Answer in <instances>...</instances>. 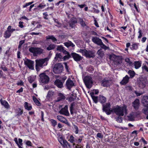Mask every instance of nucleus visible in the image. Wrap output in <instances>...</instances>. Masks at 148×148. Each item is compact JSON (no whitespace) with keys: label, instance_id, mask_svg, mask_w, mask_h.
Masks as SVG:
<instances>
[{"label":"nucleus","instance_id":"nucleus-39","mask_svg":"<svg viewBox=\"0 0 148 148\" xmlns=\"http://www.w3.org/2000/svg\"><path fill=\"white\" fill-rule=\"evenodd\" d=\"M74 103H73L71 104L70 106V111L71 113L72 114H73V111L74 109Z\"/></svg>","mask_w":148,"mask_h":148},{"label":"nucleus","instance_id":"nucleus-12","mask_svg":"<svg viewBox=\"0 0 148 148\" xmlns=\"http://www.w3.org/2000/svg\"><path fill=\"white\" fill-rule=\"evenodd\" d=\"M71 55L74 60L76 61H79L82 59V57L76 53H72Z\"/></svg>","mask_w":148,"mask_h":148},{"label":"nucleus","instance_id":"nucleus-17","mask_svg":"<svg viewBox=\"0 0 148 148\" xmlns=\"http://www.w3.org/2000/svg\"><path fill=\"white\" fill-rule=\"evenodd\" d=\"M111 81L110 80L104 79L102 81L101 85L104 87L109 86L111 83Z\"/></svg>","mask_w":148,"mask_h":148},{"label":"nucleus","instance_id":"nucleus-51","mask_svg":"<svg viewBox=\"0 0 148 148\" xmlns=\"http://www.w3.org/2000/svg\"><path fill=\"white\" fill-rule=\"evenodd\" d=\"M28 80L30 83H32L34 81V78L32 76H29L28 77Z\"/></svg>","mask_w":148,"mask_h":148},{"label":"nucleus","instance_id":"nucleus-9","mask_svg":"<svg viewBox=\"0 0 148 148\" xmlns=\"http://www.w3.org/2000/svg\"><path fill=\"white\" fill-rule=\"evenodd\" d=\"M65 80L62 78L57 79L54 82L55 85L59 88H61L63 87V83Z\"/></svg>","mask_w":148,"mask_h":148},{"label":"nucleus","instance_id":"nucleus-4","mask_svg":"<svg viewBox=\"0 0 148 148\" xmlns=\"http://www.w3.org/2000/svg\"><path fill=\"white\" fill-rule=\"evenodd\" d=\"M79 52L87 58H90L94 56V53L91 51H87L86 49H80Z\"/></svg>","mask_w":148,"mask_h":148},{"label":"nucleus","instance_id":"nucleus-16","mask_svg":"<svg viewBox=\"0 0 148 148\" xmlns=\"http://www.w3.org/2000/svg\"><path fill=\"white\" fill-rule=\"evenodd\" d=\"M66 85L67 88L69 90L74 86L73 82L71 79H68L66 81Z\"/></svg>","mask_w":148,"mask_h":148},{"label":"nucleus","instance_id":"nucleus-38","mask_svg":"<svg viewBox=\"0 0 148 148\" xmlns=\"http://www.w3.org/2000/svg\"><path fill=\"white\" fill-rule=\"evenodd\" d=\"M53 20L55 22L56 24L55 25L58 27H60L61 26V24L59 22L58 20L54 18Z\"/></svg>","mask_w":148,"mask_h":148},{"label":"nucleus","instance_id":"nucleus-36","mask_svg":"<svg viewBox=\"0 0 148 148\" xmlns=\"http://www.w3.org/2000/svg\"><path fill=\"white\" fill-rule=\"evenodd\" d=\"M62 56L60 53H57L56 54V56L55 57L54 60L55 61H57L58 60V58L61 59L62 58Z\"/></svg>","mask_w":148,"mask_h":148},{"label":"nucleus","instance_id":"nucleus-42","mask_svg":"<svg viewBox=\"0 0 148 148\" xmlns=\"http://www.w3.org/2000/svg\"><path fill=\"white\" fill-rule=\"evenodd\" d=\"M66 0H62L59 1L58 2L56 3V5L58 6L60 4V3H62L61 4V5L63 7L64 5V4L63 3H65V2Z\"/></svg>","mask_w":148,"mask_h":148},{"label":"nucleus","instance_id":"nucleus-29","mask_svg":"<svg viewBox=\"0 0 148 148\" xmlns=\"http://www.w3.org/2000/svg\"><path fill=\"white\" fill-rule=\"evenodd\" d=\"M134 64L135 68L138 69L141 66V63L139 61H136L134 62Z\"/></svg>","mask_w":148,"mask_h":148},{"label":"nucleus","instance_id":"nucleus-5","mask_svg":"<svg viewBox=\"0 0 148 148\" xmlns=\"http://www.w3.org/2000/svg\"><path fill=\"white\" fill-rule=\"evenodd\" d=\"M63 67L60 63L56 64L54 65L53 70V72L55 74H60L62 72Z\"/></svg>","mask_w":148,"mask_h":148},{"label":"nucleus","instance_id":"nucleus-62","mask_svg":"<svg viewBox=\"0 0 148 148\" xmlns=\"http://www.w3.org/2000/svg\"><path fill=\"white\" fill-rule=\"evenodd\" d=\"M97 136L98 137L102 138L103 137V135L100 133H98L97 134Z\"/></svg>","mask_w":148,"mask_h":148},{"label":"nucleus","instance_id":"nucleus-28","mask_svg":"<svg viewBox=\"0 0 148 148\" xmlns=\"http://www.w3.org/2000/svg\"><path fill=\"white\" fill-rule=\"evenodd\" d=\"M62 145L65 148H71V145L66 140H64V142Z\"/></svg>","mask_w":148,"mask_h":148},{"label":"nucleus","instance_id":"nucleus-49","mask_svg":"<svg viewBox=\"0 0 148 148\" xmlns=\"http://www.w3.org/2000/svg\"><path fill=\"white\" fill-rule=\"evenodd\" d=\"M50 121L51 122L52 125L53 126H55L56 125L57 122L55 120L53 119H51Z\"/></svg>","mask_w":148,"mask_h":148},{"label":"nucleus","instance_id":"nucleus-37","mask_svg":"<svg viewBox=\"0 0 148 148\" xmlns=\"http://www.w3.org/2000/svg\"><path fill=\"white\" fill-rule=\"evenodd\" d=\"M58 101L62 99H64L65 98V97L64 96V95L61 93H59L58 94Z\"/></svg>","mask_w":148,"mask_h":148},{"label":"nucleus","instance_id":"nucleus-56","mask_svg":"<svg viewBox=\"0 0 148 148\" xmlns=\"http://www.w3.org/2000/svg\"><path fill=\"white\" fill-rule=\"evenodd\" d=\"M138 33L139 34V35L138 36V38H140L142 36V31L140 29H139V31Z\"/></svg>","mask_w":148,"mask_h":148},{"label":"nucleus","instance_id":"nucleus-43","mask_svg":"<svg viewBox=\"0 0 148 148\" xmlns=\"http://www.w3.org/2000/svg\"><path fill=\"white\" fill-rule=\"evenodd\" d=\"M73 129L75 130V134H78L79 133V129L77 126L75 124H73Z\"/></svg>","mask_w":148,"mask_h":148},{"label":"nucleus","instance_id":"nucleus-24","mask_svg":"<svg viewBox=\"0 0 148 148\" xmlns=\"http://www.w3.org/2000/svg\"><path fill=\"white\" fill-rule=\"evenodd\" d=\"M97 54L101 57L102 58L104 55V52L101 48L97 52Z\"/></svg>","mask_w":148,"mask_h":148},{"label":"nucleus","instance_id":"nucleus-6","mask_svg":"<svg viewBox=\"0 0 148 148\" xmlns=\"http://www.w3.org/2000/svg\"><path fill=\"white\" fill-rule=\"evenodd\" d=\"M84 82L86 87L88 88H90L93 83L92 78L89 76H86L83 79Z\"/></svg>","mask_w":148,"mask_h":148},{"label":"nucleus","instance_id":"nucleus-32","mask_svg":"<svg viewBox=\"0 0 148 148\" xmlns=\"http://www.w3.org/2000/svg\"><path fill=\"white\" fill-rule=\"evenodd\" d=\"M11 34L9 30H6L4 34V37L6 38H9L11 36Z\"/></svg>","mask_w":148,"mask_h":148},{"label":"nucleus","instance_id":"nucleus-63","mask_svg":"<svg viewBox=\"0 0 148 148\" xmlns=\"http://www.w3.org/2000/svg\"><path fill=\"white\" fill-rule=\"evenodd\" d=\"M101 46V48L104 49L105 50L108 47L105 46L102 42V44L101 45H100Z\"/></svg>","mask_w":148,"mask_h":148},{"label":"nucleus","instance_id":"nucleus-18","mask_svg":"<svg viewBox=\"0 0 148 148\" xmlns=\"http://www.w3.org/2000/svg\"><path fill=\"white\" fill-rule=\"evenodd\" d=\"M139 99H136L132 103V106L135 109H137L139 107Z\"/></svg>","mask_w":148,"mask_h":148},{"label":"nucleus","instance_id":"nucleus-33","mask_svg":"<svg viewBox=\"0 0 148 148\" xmlns=\"http://www.w3.org/2000/svg\"><path fill=\"white\" fill-rule=\"evenodd\" d=\"M55 47V45L53 44H51L47 47L46 49L47 50L50 51L54 49Z\"/></svg>","mask_w":148,"mask_h":148},{"label":"nucleus","instance_id":"nucleus-57","mask_svg":"<svg viewBox=\"0 0 148 148\" xmlns=\"http://www.w3.org/2000/svg\"><path fill=\"white\" fill-rule=\"evenodd\" d=\"M33 3V2H30L27 3H26L25 5H23V8H25L27 6L29 5H31V4H32Z\"/></svg>","mask_w":148,"mask_h":148},{"label":"nucleus","instance_id":"nucleus-58","mask_svg":"<svg viewBox=\"0 0 148 148\" xmlns=\"http://www.w3.org/2000/svg\"><path fill=\"white\" fill-rule=\"evenodd\" d=\"M18 110V112L17 115H21L23 113V111L21 110L20 108H19Z\"/></svg>","mask_w":148,"mask_h":148},{"label":"nucleus","instance_id":"nucleus-47","mask_svg":"<svg viewBox=\"0 0 148 148\" xmlns=\"http://www.w3.org/2000/svg\"><path fill=\"white\" fill-rule=\"evenodd\" d=\"M64 49L63 47L61 46L58 45L57 46V50L60 52H62Z\"/></svg>","mask_w":148,"mask_h":148},{"label":"nucleus","instance_id":"nucleus-23","mask_svg":"<svg viewBox=\"0 0 148 148\" xmlns=\"http://www.w3.org/2000/svg\"><path fill=\"white\" fill-rule=\"evenodd\" d=\"M57 119L61 122L66 123V120L65 118L61 116L58 115L57 116Z\"/></svg>","mask_w":148,"mask_h":148},{"label":"nucleus","instance_id":"nucleus-14","mask_svg":"<svg viewBox=\"0 0 148 148\" xmlns=\"http://www.w3.org/2000/svg\"><path fill=\"white\" fill-rule=\"evenodd\" d=\"M77 22V20L75 18H72L70 20L69 23L70 27L73 28L75 27V24Z\"/></svg>","mask_w":148,"mask_h":148},{"label":"nucleus","instance_id":"nucleus-60","mask_svg":"<svg viewBox=\"0 0 148 148\" xmlns=\"http://www.w3.org/2000/svg\"><path fill=\"white\" fill-rule=\"evenodd\" d=\"M47 12H46V13L45 12V13H43V15L44 16L43 18L44 19H48V18L47 17L48 16V14H47Z\"/></svg>","mask_w":148,"mask_h":148},{"label":"nucleus","instance_id":"nucleus-7","mask_svg":"<svg viewBox=\"0 0 148 148\" xmlns=\"http://www.w3.org/2000/svg\"><path fill=\"white\" fill-rule=\"evenodd\" d=\"M103 110L108 115H110L112 112L110 110V103H106V104H103Z\"/></svg>","mask_w":148,"mask_h":148},{"label":"nucleus","instance_id":"nucleus-48","mask_svg":"<svg viewBox=\"0 0 148 148\" xmlns=\"http://www.w3.org/2000/svg\"><path fill=\"white\" fill-rule=\"evenodd\" d=\"M54 95V92L51 91H49L47 95V97L50 98Z\"/></svg>","mask_w":148,"mask_h":148},{"label":"nucleus","instance_id":"nucleus-46","mask_svg":"<svg viewBox=\"0 0 148 148\" xmlns=\"http://www.w3.org/2000/svg\"><path fill=\"white\" fill-rule=\"evenodd\" d=\"M93 100L94 101L95 103H97V102L98 101V97L97 96H95L93 95H91Z\"/></svg>","mask_w":148,"mask_h":148},{"label":"nucleus","instance_id":"nucleus-53","mask_svg":"<svg viewBox=\"0 0 148 148\" xmlns=\"http://www.w3.org/2000/svg\"><path fill=\"white\" fill-rule=\"evenodd\" d=\"M70 57H71V56L70 54H67L63 58L64 60V61L65 60H68Z\"/></svg>","mask_w":148,"mask_h":148},{"label":"nucleus","instance_id":"nucleus-1","mask_svg":"<svg viewBox=\"0 0 148 148\" xmlns=\"http://www.w3.org/2000/svg\"><path fill=\"white\" fill-rule=\"evenodd\" d=\"M114 113L119 116H123L124 114H127V110L126 105H124L121 107L118 106L113 109Z\"/></svg>","mask_w":148,"mask_h":148},{"label":"nucleus","instance_id":"nucleus-31","mask_svg":"<svg viewBox=\"0 0 148 148\" xmlns=\"http://www.w3.org/2000/svg\"><path fill=\"white\" fill-rule=\"evenodd\" d=\"M138 44L136 43H134L132 45H131L130 48L132 50H136L138 48Z\"/></svg>","mask_w":148,"mask_h":148},{"label":"nucleus","instance_id":"nucleus-41","mask_svg":"<svg viewBox=\"0 0 148 148\" xmlns=\"http://www.w3.org/2000/svg\"><path fill=\"white\" fill-rule=\"evenodd\" d=\"M68 140L71 143L74 144V143L75 142L74 140V138L71 135L70 136V138Z\"/></svg>","mask_w":148,"mask_h":148},{"label":"nucleus","instance_id":"nucleus-15","mask_svg":"<svg viewBox=\"0 0 148 148\" xmlns=\"http://www.w3.org/2000/svg\"><path fill=\"white\" fill-rule=\"evenodd\" d=\"M92 41L95 43L99 45L102 44L101 40L97 37H93L92 38Z\"/></svg>","mask_w":148,"mask_h":148},{"label":"nucleus","instance_id":"nucleus-35","mask_svg":"<svg viewBox=\"0 0 148 148\" xmlns=\"http://www.w3.org/2000/svg\"><path fill=\"white\" fill-rule=\"evenodd\" d=\"M33 99L34 102L38 106H40L41 104L40 102L38 100L37 98L34 96L33 97Z\"/></svg>","mask_w":148,"mask_h":148},{"label":"nucleus","instance_id":"nucleus-13","mask_svg":"<svg viewBox=\"0 0 148 148\" xmlns=\"http://www.w3.org/2000/svg\"><path fill=\"white\" fill-rule=\"evenodd\" d=\"M68 109V106H65L64 108L62 109L59 112L61 114L64 115L66 116H68L69 114V113Z\"/></svg>","mask_w":148,"mask_h":148},{"label":"nucleus","instance_id":"nucleus-10","mask_svg":"<svg viewBox=\"0 0 148 148\" xmlns=\"http://www.w3.org/2000/svg\"><path fill=\"white\" fill-rule=\"evenodd\" d=\"M24 63L28 67L32 70L34 69V64L33 61L27 59L25 61Z\"/></svg>","mask_w":148,"mask_h":148},{"label":"nucleus","instance_id":"nucleus-52","mask_svg":"<svg viewBox=\"0 0 148 148\" xmlns=\"http://www.w3.org/2000/svg\"><path fill=\"white\" fill-rule=\"evenodd\" d=\"M46 5H44L43 4L41 3L38 6V8H39V9H42L44 8L45 6Z\"/></svg>","mask_w":148,"mask_h":148},{"label":"nucleus","instance_id":"nucleus-25","mask_svg":"<svg viewBox=\"0 0 148 148\" xmlns=\"http://www.w3.org/2000/svg\"><path fill=\"white\" fill-rule=\"evenodd\" d=\"M99 101L102 104L106 101V97L102 96H99Z\"/></svg>","mask_w":148,"mask_h":148},{"label":"nucleus","instance_id":"nucleus-19","mask_svg":"<svg viewBox=\"0 0 148 148\" xmlns=\"http://www.w3.org/2000/svg\"><path fill=\"white\" fill-rule=\"evenodd\" d=\"M129 77L127 75H126L124 77L122 81L120 82V83L123 85H125L127 84L129 80Z\"/></svg>","mask_w":148,"mask_h":148},{"label":"nucleus","instance_id":"nucleus-30","mask_svg":"<svg viewBox=\"0 0 148 148\" xmlns=\"http://www.w3.org/2000/svg\"><path fill=\"white\" fill-rule=\"evenodd\" d=\"M47 39H51L54 42H55L57 41V39L53 36H48L46 37Z\"/></svg>","mask_w":148,"mask_h":148},{"label":"nucleus","instance_id":"nucleus-50","mask_svg":"<svg viewBox=\"0 0 148 148\" xmlns=\"http://www.w3.org/2000/svg\"><path fill=\"white\" fill-rule=\"evenodd\" d=\"M143 71H145L148 72V68L146 65H143L142 67Z\"/></svg>","mask_w":148,"mask_h":148},{"label":"nucleus","instance_id":"nucleus-61","mask_svg":"<svg viewBox=\"0 0 148 148\" xmlns=\"http://www.w3.org/2000/svg\"><path fill=\"white\" fill-rule=\"evenodd\" d=\"M125 60L126 62L129 63L130 64H131L132 62L130 61V59L128 58H126L125 59Z\"/></svg>","mask_w":148,"mask_h":148},{"label":"nucleus","instance_id":"nucleus-54","mask_svg":"<svg viewBox=\"0 0 148 148\" xmlns=\"http://www.w3.org/2000/svg\"><path fill=\"white\" fill-rule=\"evenodd\" d=\"M24 43V40H22L20 41L19 42V44L18 46V48L20 49L23 44Z\"/></svg>","mask_w":148,"mask_h":148},{"label":"nucleus","instance_id":"nucleus-45","mask_svg":"<svg viewBox=\"0 0 148 148\" xmlns=\"http://www.w3.org/2000/svg\"><path fill=\"white\" fill-rule=\"evenodd\" d=\"M120 116H119L116 117L115 118V119L116 121L118 122H119V123H121L122 122L123 118Z\"/></svg>","mask_w":148,"mask_h":148},{"label":"nucleus","instance_id":"nucleus-3","mask_svg":"<svg viewBox=\"0 0 148 148\" xmlns=\"http://www.w3.org/2000/svg\"><path fill=\"white\" fill-rule=\"evenodd\" d=\"M29 51L33 53L34 56H37L43 53V50L40 48L31 47L29 49Z\"/></svg>","mask_w":148,"mask_h":148},{"label":"nucleus","instance_id":"nucleus-64","mask_svg":"<svg viewBox=\"0 0 148 148\" xmlns=\"http://www.w3.org/2000/svg\"><path fill=\"white\" fill-rule=\"evenodd\" d=\"M23 23L21 21H20L19 22V25L18 26L21 28H23L24 27V26L23 25Z\"/></svg>","mask_w":148,"mask_h":148},{"label":"nucleus","instance_id":"nucleus-21","mask_svg":"<svg viewBox=\"0 0 148 148\" xmlns=\"http://www.w3.org/2000/svg\"><path fill=\"white\" fill-rule=\"evenodd\" d=\"M0 101L1 104L4 106L6 108H8L9 107V105L8 102L5 100H3L2 99H1Z\"/></svg>","mask_w":148,"mask_h":148},{"label":"nucleus","instance_id":"nucleus-59","mask_svg":"<svg viewBox=\"0 0 148 148\" xmlns=\"http://www.w3.org/2000/svg\"><path fill=\"white\" fill-rule=\"evenodd\" d=\"M25 144L27 145L28 146H32V143L29 140L27 141L26 142Z\"/></svg>","mask_w":148,"mask_h":148},{"label":"nucleus","instance_id":"nucleus-2","mask_svg":"<svg viewBox=\"0 0 148 148\" xmlns=\"http://www.w3.org/2000/svg\"><path fill=\"white\" fill-rule=\"evenodd\" d=\"M49 58L47 57L44 58L36 59L35 60L36 68L37 71L39 67L42 68L43 67L46 66Z\"/></svg>","mask_w":148,"mask_h":148},{"label":"nucleus","instance_id":"nucleus-26","mask_svg":"<svg viewBox=\"0 0 148 148\" xmlns=\"http://www.w3.org/2000/svg\"><path fill=\"white\" fill-rule=\"evenodd\" d=\"M64 44L65 46L68 47L70 46H71L73 47L75 46V45L73 44L70 41L65 42Z\"/></svg>","mask_w":148,"mask_h":148},{"label":"nucleus","instance_id":"nucleus-55","mask_svg":"<svg viewBox=\"0 0 148 148\" xmlns=\"http://www.w3.org/2000/svg\"><path fill=\"white\" fill-rule=\"evenodd\" d=\"M23 140L22 139L19 138L18 139V143L16 144L18 145H22Z\"/></svg>","mask_w":148,"mask_h":148},{"label":"nucleus","instance_id":"nucleus-22","mask_svg":"<svg viewBox=\"0 0 148 148\" xmlns=\"http://www.w3.org/2000/svg\"><path fill=\"white\" fill-rule=\"evenodd\" d=\"M77 21L82 27H84L86 26L85 22L84 21L83 19L80 18H77Z\"/></svg>","mask_w":148,"mask_h":148},{"label":"nucleus","instance_id":"nucleus-11","mask_svg":"<svg viewBox=\"0 0 148 148\" xmlns=\"http://www.w3.org/2000/svg\"><path fill=\"white\" fill-rule=\"evenodd\" d=\"M147 82V79L146 77L142 78L140 79L139 84V86L141 88H144Z\"/></svg>","mask_w":148,"mask_h":148},{"label":"nucleus","instance_id":"nucleus-40","mask_svg":"<svg viewBox=\"0 0 148 148\" xmlns=\"http://www.w3.org/2000/svg\"><path fill=\"white\" fill-rule=\"evenodd\" d=\"M128 74L130 75L131 78L133 77L135 75V73L134 71L129 70L128 72Z\"/></svg>","mask_w":148,"mask_h":148},{"label":"nucleus","instance_id":"nucleus-44","mask_svg":"<svg viewBox=\"0 0 148 148\" xmlns=\"http://www.w3.org/2000/svg\"><path fill=\"white\" fill-rule=\"evenodd\" d=\"M58 140L59 142L60 143L61 145H62V144L64 142V140H64L63 139L62 137L61 136L58 137Z\"/></svg>","mask_w":148,"mask_h":148},{"label":"nucleus","instance_id":"nucleus-8","mask_svg":"<svg viewBox=\"0 0 148 148\" xmlns=\"http://www.w3.org/2000/svg\"><path fill=\"white\" fill-rule=\"evenodd\" d=\"M40 82L43 83L47 84L49 81V78L45 73H42L39 75Z\"/></svg>","mask_w":148,"mask_h":148},{"label":"nucleus","instance_id":"nucleus-27","mask_svg":"<svg viewBox=\"0 0 148 148\" xmlns=\"http://www.w3.org/2000/svg\"><path fill=\"white\" fill-rule=\"evenodd\" d=\"M24 107L25 109L28 110H30L32 109V107L31 105L27 102L25 103Z\"/></svg>","mask_w":148,"mask_h":148},{"label":"nucleus","instance_id":"nucleus-20","mask_svg":"<svg viewBox=\"0 0 148 148\" xmlns=\"http://www.w3.org/2000/svg\"><path fill=\"white\" fill-rule=\"evenodd\" d=\"M142 102L143 104L144 107L148 106V96L143 97L142 99Z\"/></svg>","mask_w":148,"mask_h":148},{"label":"nucleus","instance_id":"nucleus-34","mask_svg":"<svg viewBox=\"0 0 148 148\" xmlns=\"http://www.w3.org/2000/svg\"><path fill=\"white\" fill-rule=\"evenodd\" d=\"M0 68L3 70L4 71H7V69L6 67L3 62H2L1 64Z\"/></svg>","mask_w":148,"mask_h":148}]
</instances>
